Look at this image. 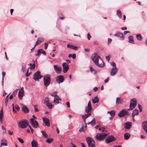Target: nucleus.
Masks as SVG:
<instances>
[{"label":"nucleus","mask_w":147,"mask_h":147,"mask_svg":"<svg viewBox=\"0 0 147 147\" xmlns=\"http://www.w3.org/2000/svg\"><path fill=\"white\" fill-rule=\"evenodd\" d=\"M88 147H95V142L94 140L90 137H87L86 139Z\"/></svg>","instance_id":"7ed1b4c3"},{"label":"nucleus","mask_w":147,"mask_h":147,"mask_svg":"<svg viewBox=\"0 0 147 147\" xmlns=\"http://www.w3.org/2000/svg\"><path fill=\"white\" fill-rule=\"evenodd\" d=\"M136 38L139 40H141L142 39V37L141 35L140 34H138L136 35Z\"/></svg>","instance_id":"4c0bfd02"},{"label":"nucleus","mask_w":147,"mask_h":147,"mask_svg":"<svg viewBox=\"0 0 147 147\" xmlns=\"http://www.w3.org/2000/svg\"><path fill=\"white\" fill-rule=\"evenodd\" d=\"M6 142V140L5 139H3L1 140V142Z\"/></svg>","instance_id":"774afa93"},{"label":"nucleus","mask_w":147,"mask_h":147,"mask_svg":"<svg viewBox=\"0 0 147 147\" xmlns=\"http://www.w3.org/2000/svg\"><path fill=\"white\" fill-rule=\"evenodd\" d=\"M42 119L44 123L46 126H50V121L49 119L47 118L44 117L42 118Z\"/></svg>","instance_id":"f3484780"},{"label":"nucleus","mask_w":147,"mask_h":147,"mask_svg":"<svg viewBox=\"0 0 147 147\" xmlns=\"http://www.w3.org/2000/svg\"><path fill=\"white\" fill-rule=\"evenodd\" d=\"M28 125V122L25 119L20 121L18 123V127L22 129L26 128Z\"/></svg>","instance_id":"f03ea898"},{"label":"nucleus","mask_w":147,"mask_h":147,"mask_svg":"<svg viewBox=\"0 0 147 147\" xmlns=\"http://www.w3.org/2000/svg\"><path fill=\"white\" fill-rule=\"evenodd\" d=\"M90 70L91 72H94V74L96 73V71L91 67H90Z\"/></svg>","instance_id":"c03bdc74"},{"label":"nucleus","mask_w":147,"mask_h":147,"mask_svg":"<svg viewBox=\"0 0 147 147\" xmlns=\"http://www.w3.org/2000/svg\"><path fill=\"white\" fill-rule=\"evenodd\" d=\"M32 147H38V144L37 142L35 140H33L31 142Z\"/></svg>","instance_id":"5701e85b"},{"label":"nucleus","mask_w":147,"mask_h":147,"mask_svg":"<svg viewBox=\"0 0 147 147\" xmlns=\"http://www.w3.org/2000/svg\"><path fill=\"white\" fill-rule=\"evenodd\" d=\"M107 113H109L112 117H114L115 114V112L113 111H108Z\"/></svg>","instance_id":"473e14b6"},{"label":"nucleus","mask_w":147,"mask_h":147,"mask_svg":"<svg viewBox=\"0 0 147 147\" xmlns=\"http://www.w3.org/2000/svg\"><path fill=\"white\" fill-rule=\"evenodd\" d=\"M1 146H7V143H3L1 142Z\"/></svg>","instance_id":"6e6d98bb"},{"label":"nucleus","mask_w":147,"mask_h":147,"mask_svg":"<svg viewBox=\"0 0 147 147\" xmlns=\"http://www.w3.org/2000/svg\"><path fill=\"white\" fill-rule=\"evenodd\" d=\"M59 101H61V99L57 95V94H55L54 100V103L58 104L59 103Z\"/></svg>","instance_id":"412c9836"},{"label":"nucleus","mask_w":147,"mask_h":147,"mask_svg":"<svg viewBox=\"0 0 147 147\" xmlns=\"http://www.w3.org/2000/svg\"><path fill=\"white\" fill-rule=\"evenodd\" d=\"M41 132L42 133L43 137L46 138H47L48 137V135L46 134L45 131H41Z\"/></svg>","instance_id":"7c9ffc66"},{"label":"nucleus","mask_w":147,"mask_h":147,"mask_svg":"<svg viewBox=\"0 0 147 147\" xmlns=\"http://www.w3.org/2000/svg\"><path fill=\"white\" fill-rule=\"evenodd\" d=\"M136 99L134 98L131 100L130 104L129 106V109L132 110L136 106Z\"/></svg>","instance_id":"423d86ee"},{"label":"nucleus","mask_w":147,"mask_h":147,"mask_svg":"<svg viewBox=\"0 0 147 147\" xmlns=\"http://www.w3.org/2000/svg\"><path fill=\"white\" fill-rule=\"evenodd\" d=\"M22 67L21 70L23 72H24V71H25V68L23 67V65H22Z\"/></svg>","instance_id":"052dcab7"},{"label":"nucleus","mask_w":147,"mask_h":147,"mask_svg":"<svg viewBox=\"0 0 147 147\" xmlns=\"http://www.w3.org/2000/svg\"><path fill=\"white\" fill-rule=\"evenodd\" d=\"M35 67V62L30 67V68L31 69H34V68Z\"/></svg>","instance_id":"8fccbe9b"},{"label":"nucleus","mask_w":147,"mask_h":147,"mask_svg":"<svg viewBox=\"0 0 147 147\" xmlns=\"http://www.w3.org/2000/svg\"><path fill=\"white\" fill-rule=\"evenodd\" d=\"M108 44H109V43H110L112 41V40L110 38H108Z\"/></svg>","instance_id":"4d7b16f0"},{"label":"nucleus","mask_w":147,"mask_h":147,"mask_svg":"<svg viewBox=\"0 0 147 147\" xmlns=\"http://www.w3.org/2000/svg\"><path fill=\"white\" fill-rule=\"evenodd\" d=\"M44 85L47 87L49 86L51 82V77L49 75L45 76H44Z\"/></svg>","instance_id":"20e7f679"},{"label":"nucleus","mask_w":147,"mask_h":147,"mask_svg":"<svg viewBox=\"0 0 147 147\" xmlns=\"http://www.w3.org/2000/svg\"><path fill=\"white\" fill-rule=\"evenodd\" d=\"M92 101L93 103H95L98 102L99 101V100L97 96H96L93 98Z\"/></svg>","instance_id":"bb28decb"},{"label":"nucleus","mask_w":147,"mask_h":147,"mask_svg":"<svg viewBox=\"0 0 147 147\" xmlns=\"http://www.w3.org/2000/svg\"><path fill=\"white\" fill-rule=\"evenodd\" d=\"M57 94V92H53L52 94H51V95L52 96H55V94Z\"/></svg>","instance_id":"13d9d810"},{"label":"nucleus","mask_w":147,"mask_h":147,"mask_svg":"<svg viewBox=\"0 0 147 147\" xmlns=\"http://www.w3.org/2000/svg\"><path fill=\"white\" fill-rule=\"evenodd\" d=\"M121 29L122 30H125L127 29V28L126 27H122Z\"/></svg>","instance_id":"e2e57ef3"},{"label":"nucleus","mask_w":147,"mask_h":147,"mask_svg":"<svg viewBox=\"0 0 147 147\" xmlns=\"http://www.w3.org/2000/svg\"><path fill=\"white\" fill-rule=\"evenodd\" d=\"M67 47L68 48L74 49L76 50L78 49V47L76 46H73L72 45L68 44L67 45Z\"/></svg>","instance_id":"a878e982"},{"label":"nucleus","mask_w":147,"mask_h":147,"mask_svg":"<svg viewBox=\"0 0 147 147\" xmlns=\"http://www.w3.org/2000/svg\"><path fill=\"white\" fill-rule=\"evenodd\" d=\"M47 47H48V44H47V43H45V47H44L45 49V50H46L47 49Z\"/></svg>","instance_id":"603ef678"},{"label":"nucleus","mask_w":147,"mask_h":147,"mask_svg":"<svg viewBox=\"0 0 147 147\" xmlns=\"http://www.w3.org/2000/svg\"><path fill=\"white\" fill-rule=\"evenodd\" d=\"M53 140V139L52 138H49L48 139H47L46 140V142L49 143H50Z\"/></svg>","instance_id":"79ce46f5"},{"label":"nucleus","mask_w":147,"mask_h":147,"mask_svg":"<svg viewBox=\"0 0 147 147\" xmlns=\"http://www.w3.org/2000/svg\"><path fill=\"white\" fill-rule=\"evenodd\" d=\"M124 102V100L121 98L117 97L116 99V102L117 104H122Z\"/></svg>","instance_id":"aec40b11"},{"label":"nucleus","mask_w":147,"mask_h":147,"mask_svg":"<svg viewBox=\"0 0 147 147\" xmlns=\"http://www.w3.org/2000/svg\"><path fill=\"white\" fill-rule=\"evenodd\" d=\"M118 71V69L116 67H113L111 69L110 75L112 76H114Z\"/></svg>","instance_id":"f8f14e48"},{"label":"nucleus","mask_w":147,"mask_h":147,"mask_svg":"<svg viewBox=\"0 0 147 147\" xmlns=\"http://www.w3.org/2000/svg\"><path fill=\"white\" fill-rule=\"evenodd\" d=\"M91 37V35L89 33H88L87 34V38L88 40L90 39V38Z\"/></svg>","instance_id":"3c124183"},{"label":"nucleus","mask_w":147,"mask_h":147,"mask_svg":"<svg viewBox=\"0 0 147 147\" xmlns=\"http://www.w3.org/2000/svg\"><path fill=\"white\" fill-rule=\"evenodd\" d=\"M49 102V98L48 97H46L45 98L44 100V104L46 105Z\"/></svg>","instance_id":"72a5a7b5"},{"label":"nucleus","mask_w":147,"mask_h":147,"mask_svg":"<svg viewBox=\"0 0 147 147\" xmlns=\"http://www.w3.org/2000/svg\"><path fill=\"white\" fill-rule=\"evenodd\" d=\"M92 61L98 67H102L104 62L100 57L95 53L93 54L91 56Z\"/></svg>","instance_id":"f257e3e1"},{"label":"nucleus","mask_w":147,"mask_h":147,"mask_svg":"<svg viewBox=\"0 0 147 147\" xmlns=\"http://www.w3.org/2000/svg\"><path fill=\"white\" fill-rule=\"evenodd\" d=\"M9 96V95H8L6 98L5 99V104L6 105V106H7L8 101V96Z\"/></svg>","instance_id":"f704fd0d"},{"label":"nucleus","mask_w":147,"mask_h":147,"mask_svg":"<svg viewBox=\"0 0 147 147\" xmlns=\"http://www.w3.org/2000/svg\"><path fill=\"white\" fill-rule=\"evenodd\" d=\"M100 125H97L95 127V128L96 129H98L99 130H101V129L100 128Z\"/></svg>","instance_id":"49530a36"},{"label":"nucleus","mask_w":147,"mask_h":147,"mask_svg":"<svg viewBox=\"0 0 147 147\" xmlns=\"http://www.w3.org/2000/svg\"><path fill=\"white\" fill-rule=\"evenodd\" d=\"M110 56L108 55L105 58L108 61H109L110 59Z\"/></svg>","instance_id":"de8ad7c7"},{"label":"nucleus","mask_w":147,"mask_h":147,"mask_svg":"<svg viewBox=\"0 0 147 147\" xmlns=\"http://www.w3.org/2000/svg\"><path fill=\"white\" fill-rule=\"evenodd\" d=\"M54 70L55 72L58 73L60 74L62 70L61 67L58 65H55L53 66Z\"/></svg>","instance_id":"4468645a"},{"label":"nucleus","mask_w":147,"mask_h":147,"mask_svg":"<svg viewBox=\"0 0 147 147\" xmlns=\"http://www.w3.org/2000/svg\"><path fill=\"white\" fill-rule=\"evenodd\" d=\"M128 114V112L125 109H123L118 114V115L120 117L125 116Z\"/></svg>","instance_id":"9d476101"},{"label":"nucleus","mask_w":147,"mask_h":147,"mask_svg":"<svg viewBox=\"0 0 147 147\" xmlns=\"http://www.w3.org/2000/svg\"><path fill=\"white\" fill-rule=\"evenodd\" d=\"M41 78L42 76L40 75V72L38 71L35 73L33 76V78L36 81L38 80Z\"/></svg>","instance_id":"6e6552de"},{"label":"nucleus","mask_w":147,"mask_h":147,"mask_svg":"<svg viewBox=\"0 0 147 147\" xmlns=\"http://www.w3.org/2000/svg\"><path fill=\"white\" fill-rule=\"evenodd\" d=\"M96 123V119L95 118H93L92 120L90 122L88 123V124H90L94 126L95 124Z\"/></svg>","instance_id":"cd10ccee"},{"label":"nucleus","mask_w":147,"mask_h":147,"mask_svg":"<svg viewBox=\"0 0 147 147\" xmlns=\"http://www.w3.org/2000/svg\"><path fill=\"white\" fill-rule=\"evenodd\" d=\"M21 107H22V111L25 113H27L29 111V109L26 106L23 104H21Z\"/></svg>","instance_id":"a211bd4d"},{"label":"nucleus","mask_w":147,"mask_h":147,"mask_svg":"<svg viewBox=\"0 0 147 147\" xmlns=\"http://www.w3.org/2000/svg\"><path fill=\"white\" fill-rule=\"evenodd\" d=\"M30 123L33 127L36 128L38 127V123L37 121L35 120H33L32 119H30Z\"/></svg>","instance_id":"1a4fd4ad"},{"label":"nucleus","mask_w":147,"mask_h":147,"mask_svg":"<svg viewBox=\"0 0 147 147\" xmlns=\"http://www.w3.org/2000/svg\"><path fill=\"white\" fill-rule=\"evenodd\" d=\"M81 145L82 146V147H86L84 144L83 143H81Z\"/></svg>","instance_id":"69168bd1"},{"label":"nucleus","mask_w":147,"mask_h":147,"mask_svg":"<svg viewBox=\"0 0 147 147\" xmlns=\"http://www.w3.org/2000/svg\"><path fill=\"white\" fill-rule=\"evenodd\" d=\"M111 65L113 67H116L115 63L113 61H112L111 62Z\"/></svg>","instance_id":"09e8293b"},{"label":"nucleus","mask_w":147,"mask_h":147,"mask_svg":"<svg viewBox=\"0 0 147 147\" xmlns=\"http://www.w3.org/2000/svg\"><path fill=\"white\" fill-rule=\"evenodd\" d=\"M134 42L133 37L132 36H129V42L134 44Z\"/></svg>","instance_id":"2f4dec72"},{"label":"nucleus","mask_w":147,"mask_h":147,"mask_svg":"<svg viewBox=\"0 0 147 147\" xmlns=\"http://www.w3.org/2000/svg\"><path fill=\"white\" fill-rule=\"evenodd\" d=\"M62 66L63 72L64 73H66L69 68V65L66 63H64L63 64Z\"/></svg>","instance_id":"ddd939ff"},{"label":"nucleus","mask_w":147,"mask_h":147,"mask_svg":"<svg viewBox=\"0 0 147 147\" xmlns=\"http://www.w3.org/2000/svg\"><path fill=\"white\" fill-rule=\"evenodd\" d=\"M24 95V88L22 87L20 89L18 93V97L19 100H22V99Z\"/></svg>","instance_id":"0eeeda50"},{"label":"nucleus","mask_w":147,"mask_h":147,"mask_svg":"<svg viewBox=\"0 0 147 147\" xmlns=\"http://www.w3.org/2000/svg\"><path fill=\"white\" fill-rule=\"evenodd\" d=\"M92 110V107L91 102L89 101L88 103L87 106L86 107L85 112L86 113H91L90 111Z\"/></svg>","instance_id":"9b49d317"},{"label":"nucleus","mask_w":147,"mask_h":147,"mask_svg":"<svg viewBox=\"0 0 147 147\" xmlns=\"http://www.w3.org/2000/svg\"><path fill=\"white\" fill-rule=\"evenodd\" d=\"M84 130V128L83 127H82L81 128L80 130L79 131L80 132H82V131Z\"/></svg>","instance_id":"338daca9"},{"label":"nucleus","mask_w":147,"mask_h":147,"mask_svg":"<svg viewBox=\"0 0 147 147\" xmlns=\"http://www.w3.org/2000/svg\"><path fill=\"white\" fill-rule=\"evenodd\" d=\"M107 135L106 133H98L95 138L97 140L101 141L106 137Z\"/></svg>","instance_id":"39448f33"},{"label":"nucleus","mask_w":147,"mask_h":147,"mask_svg":"<svg viewBox=\"0 0 147 147\" xmlns=\"http://www.w3.org/2000/svg\"><path fill=\"white\" fill-rule=\"evenodd\" d=\"M91 115V113H87L84 115H82V116L83 119L84 120V121L85 122L86 121V119L88 117L90 116Z\"/></svg>","instance_id":"b1692460"},{"label":"nucleus","mask_w":147,"mask_h":147,"mask_svg":"<svg viewBox=\"0 0 147 147\" xmlns=\"http://www.w3.org/2000/svg\"><path fill=\"white\" fill-rule=\"evenodd\" d=\"M2 83L3 85L4 77V76L5 75V74H6L5 72L4 71H2Z\"/></svg>","instance_id":"ea45409f"},{"label":"nucleus","mask_w":147,"mask_h":147,"mask_svg":"<svg viewBox=\"0 0 147 147\" xmlns=\"http://www.w3.org/2000/svg\"><path fill=\"white\" fill-rule=\"evenodd\" d=\"M36 116H35L34 115H33L32 116V117L30 119H33V120H35L36 119Z\"/></svg>","instance_id":"5fc2aeb1"},{"label":"nucleus","mask_w":147,"mask_h":147,"mask_svg":"<svg viewBox=\"0 0 147 147\" xmlns=\"http://www.w3.org/2000/svg\"><path fill=\"white\" fill-rule=\"evenodd\" d=\"M3 117L2 110L0 111V118H3Z\"/></svg>","instance_id":"37998d69"},{"label":"nucleus","mask_w":147,"mask_h":147,"mask_svg":"<svg viewBox=\"0 0 147 147\" xmlns=\"http://www.w3.org/2000/svg\"><path fill=\"white\" fill-rule=\"evenodd\" d=\"M15 108L18 110L20 109V108L18 105H16L15 106Z\"/></svg>","instance_id":"bf43d9fd"},{"label":"nucleus","mask_w":147,"mask_h":147,"mask_svg":"<svg viewBox=\"0 0 147 147\" xmlns=\"http://www.w3.org/2000/svg\"><path fill=\"white\" fill-rule=\"evenodd\" d=\"M124 138L125 140H128L129 139V133H126L124 134Z\"/></svg>","instance_id":"c9c22d12"},{"label":"nucleus","mask_w":147,"mask_h":147,"mask_svg":"<svg viewBox=\"0 0 147 147\" xmlns=\"http://www.w3.org/2000/svg\"><path fill=\"white\" fill-rule=\"evenodd\" d=\"M114 36L118 37H119L122 38H124L122 33L120 32H118L114 34Z\"/></svg>","instance_id":"393cba45"},{"label":"nucleus","mask_w":147,"mask_h":147,"mask_svg":"<svg viewBox=\"0 0 147 147\" xmlns=\"http://www.w3.org/2000/svg\"><path fill=\"white\" fill-rule=\"evenodd\" d=\"M72 58L73 59H75L76 58V55L75 54H73L72 55Z\"/></svg>","instance_id":"680f3d73"},{"label":"nucleus","mask_w":147,"mask_h":147,"mask_svg":"<svg viewBox=\"0 0 147 147\" xmlns=\"http://www.w3.org/2000/svg\"><path fill=\"white\" fill-rule=\"evenodd\" d=\"M67 105V106L68 107H70V104L69 102H67L66 103Z\"/></svg>","instance_id":"0e129e2a"},{"label":"nucleus","mask_w":147,"mask_h":147,"mask_svg":"<svg viewBox=\"0 0 147 147\" xmlns=\"http://www.w3.org/2000/svg\"><path fill=\"white\" fill-rule=\"evenodd\" d=\"M44 40V38L43 37H41L39 38H38L36 42L35 45H37L41 42H42Z\"/></svg>","instance_id":"4be33fe9"},{"label":"nucleus","mask_w":147,"mask_h":147,"mask_svg":"<svg viewBox=\"0 0 147 147\" xmlns=\"http://www.w3.org/2000/svg\"><path fill=\"white\" fill-rule=\"evenodd\" d=\"M117 16L120 18H121L122 17L121 12L120 10H118L117 11Z\"/></svg>","instance_id":"c85d7f7f"},{"label":"nucleus","mask_w":147,"mask_h":147,"mask_svg":"<svg viewBox=\"0 0 147 147\" xmlns=\"http://www.w3.org/2000/svg\"><path fill=\"white\" fill-rule=\"evenodd\" d=\"M28 70L27 71V73L26 74V76H29L30 74V73H28Z\"/></svg>","instance_id":"864d4df0"},{"label":"nucleus","mask_w":147,"mask_h":147,"mask_svg":"<svg viewBox=\"0 0 147 147\" xmlns=\"http://www.w3.org/2000/svg\"><path fill=\"white\" fill-rule=\"evenodd\" d=\"M64 80L63 76L61 75L57 76L56 78V81L59 84L63 82Z\"/></svg>","instance_id":"dca6fc26"},{"label":"nucleus","mask_w":147,"mask_h":147,"mask_svg":"<svg viewBox=\"0 0 147 147\" xmlns=\"http://www.w3.org/2000/svg\"><path fill=\"white\" fill-rule=\"evenodd\" d=\"M34 111L35 112H38L39 111V110L37 108V105H35L34 106Z\"/></svg>","instance_id":"a19ab883"},{"label":"nucleus","mask_w":147,"mask_h":147,"mask_svg":"<svg viewBox=\"0 0 147 147\" xmlns=\"http://www.w3.org/2000/svg\"><path fill=\"white\" fill-rule=\"evenodd\" d=\"M115 138L112 136H109L105 139V142L107 143H109L112 141H114L115 140Z\"/></svg>","instance_id":"2eb2a0df"},{"label":"nucleus","mask_w":147,"mask_h":147,"mask_svg":"<svg viewBox=\"0 0 147 147\" xmlns=\"http://www.w3.org/2000/svg\"><path fill=\"white\" fill-rule=\"evenodd\" d=\"M139 113L138 111V109L134 110L132 113V117H133L134 116L137 115Z\"/></svg>","instance_id":"c756f323"},{"label":"nucleus","mask_w":147,"mask_h":147,"mask_svg":"<svg viewBox=\"0 0 147 147\" xmlns=\"http://www.w3.org/2000/svg\"><path fill=\"white\" fill-rule=\"evenodd\" d=\"M18 140L21 143H24V142L23 139L20 138H18Z\"/></svg>","instance_id":"a18cd8bd"},{"label":"nucleus","mask_w":147,"mask_h":147,"mask_svg":"<svg viewBox=\"0 0 147 147\" xmlns=\"http://www.w3.org/2000/svg\"><path fill=\"white\" fill-rule=\"evenodd\" d=\"M49 109H51L53 107V105L50 103L49 102L46 105Z\"/></svg>","instance_id":"58836bf2"},{"label":"nucleus","mask_w":147,"mask_h":147,"mask_svg":"<svg viewBox=\"0 0 147 147\" xmlns=\"http://www.w3.org/2000/svg\"><path fill=\"white\" fill-rule=\"evenodd\" d=\"M43 54L44 55H45L46 54L45 52L43 51L42 49H40L38 50L37 51V54H36V55L38 57H39L40 55Z\"/></svg>","instance_id":"6ab92c4d"},{"label":"nucleus","mask_w":147,"mask_h":147,"mask_svg":"<svg viewBox=\"0 0 147 147\" xmlns=\"http://www.w3.org/2000/svg\"><path fill=\"white\" fill-rule=\"evenodd\" d=\"M124 127L125 128L129 129V122H127L124 123Z\"/></svg>","instance_id":"e433bc0d"}]
</instances>
